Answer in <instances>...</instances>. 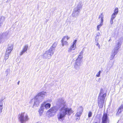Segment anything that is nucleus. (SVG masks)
Here are the masks:
<instances>
[{"label":"nucleus","mask_w":123,"mask_h":123,"mask_svg":"<svg viewBox=\"0 0 123 123\" xmlns=\"http://www.w3.org/2000/svg\"><path fill=\"white\" fill-rule=\"evenodd\" d=\"M2 105H0V111H2Z\"/></svg>","instance_id":"26"},{"label":"nucleus","mask_w":123,"mask_h":123,"mask_svg":"<svg viewBox=\"0 0 123 123\" xmlns=\"http://www.w3.org/2000/svg\"><path fill=\"white\" fill-rule=\"evenodd\" d=\"M9 55L6 54V53L5 54V60H6L8 58Z\"/></svg>","instance_id":"22"},{"label":"nucleus","mask_w":123,"mask_h":123,"mask_svg":"<svg viewBox=\"0 0 123 123\" xmlns=\"http://www.w3.org/2000/svg\"><path fill=\"white\" fill-rule=\"evenodd\" d=\"M104 92L103 90L102 89H101L100 92L99 93V95H101Z\"/></svg>","instance_id":"25"},{"label":"nucleus","mask_w":123,"mask_h":123,"mask_svg":"<svg viewBox=\"0 0 123 123\" xmlns=\"http://www.w3.org/2000/svg\"><path fill=\"white\" fill-rule=\"evenodd\" d=\"M54 45V44H53L51 46V47L50 48V49L48 51H47L46 52H47V54L48 55H50V56L52 55L53 54V48H54V47H53V46Z\"/></svg>","instance_id":"12"},{"label":"nucleus","mask_w":123,"mask_h":123,"mask_svg":"<svg viewBox=\"0 0 123 123\" xmlns=\"http://www.w3.org/2000/svg\"><path fill=\"white\" fill-rule=\"evenodd\" d=\"M104 16L102 13H101L99 17L98 18L99 19L100 18L101 22L99 25L97 26V27L98 30L99 31V28L101 27L103 25V21Z\"/></svg>","instance_id":"5"},{"label":"nucleus","mask_w":123,"mask_h":123,"mask_svg":"<svg viewBox=\"0 0 123 123\" xmlns=\"http://www.w3.org/2000/svg\"><path fill=\"white\" fill-rule=\"evenodd\" d=\"M74 42L73 43V44L70 47V49L69 50V51L70 52L72 50H74L75 49V48L74 47Z\"/></svg>","instance_id":"14"},{"label":"nucleus","mask_w":123,"mask_h":123,"mask_svg":"<svg viewBox=\"0 0 123 123\" xmlns=\"http://www.w3.org/2000/svg\"><path fill=\"white\" fill-rule=\"evenodd\" d=\"M106 96V93L103 94L101 96L102 98H100L99 100H98V104H99L100 102H102V104L104 103V101L105 99V97Z\"/></svg>","instance_id":"9"},{"label":"nucleus","mask_w":123,"mask_h":123,"mask_svg":"<svg viewBox=\"0 0 123 123\" xmlns=\"http://www.w3.org/2000/svg\"><path fill=\"white\" fill-rule=\"evenodd\" d=\"M13 46L12 45L8 47L6 52V54L9 55L13 49Z\"/></svg>","instance_id":"10"},{"label":"nucleus","mask_w":123,"mask_h":123,"mask_svg":"<svg viewBox=\"0 0 123 123\" xmlns=\"http://www.w3.org/2000/svg\"><path fill=\"white\" fill-rule=\"evenodd\" d=\"M98 123V122H95L94 123Z\"/></svg>","instance_id":"32"},{"label":"nucleus","mask_w":123,"mask_h":123,"mask_svg":"<svg viewBox=\"0 0 123 123\" xmlns=\"http://www.w3.org/2000/svg\"><path fill=\"white\" fill-rule=\"evenodd\" d=\"M28 46L27 45H25L23 47V50L26 52L28 48Z\"/></svg>","instance_id":"18"},{"label":"nucleus","mask_w":123,"mask_h":123,"mask_svg":"<svg viewBox=\"0 0 123 123\" xmlns=\"http://www.w3.org/2000/svg\"><path fill=\"white\" fill-rule=\"evenodd\" d=\"M80 55L78 57V58L76 60V62H75V63L76 64H77V63L78 62H80V61L81 60V59L82 58V57H81L80 58L79 57V56H80Z\"/></svg>","instance_id":"16"},{"label":"nucleus","mask_w":123,"mask_h":123,"mask_svg":"<svg viewBox=\"0 0 123 123\" xmlns=\"http://www.w3.org/2000/svg\"><path fill=\"white\" fill-rule=\"evenodd\" d=\"M63 102L62 103H61V104H65V102H64V101H63V100L62 101Z\"/></svg>","instance_id":"28"},{"label":"nucleus","mask_w":123,"mask_h":123,"mask_svg":"<svg viewBox=\"0 0 123 123\" xmlns=\"http://www.w3.org/2000/svg\"><path fill=\"white\" fill-rule=\"evenodd\" d=\"M69 38V37L68 36H66L63 37L62 39L61 40L62 44V46L68 44V42L67 40Z\"/></svg>","instance_id":"4"},{"label":"nucleus","mask_w":123,"mask_h":123,"mask_svg":"<svg viewBox=\"0 0 123 123\" xmlns=\"http://www.w3.org/2000/svg\"><path fill=\"white\" fill-rule=\"evenodd\" d=\"M43 111V109L42 108H41L39 110V112L40 114L42 113Z\"/></svg>","instance_id":"20"},{"label":"nucleus","mask_w":123,"mask_h":123,"mask_svg":"<svg viewBox=\"0 0 123 123\" xmlns=\"http://www.w3.org/2000/svg\"><path fill=\"white\" fill-rule=\"evenodd\" d=\"M25 52V51H24L23 50H22V51L20 52V55H22L23 54H24V53Z\"/></svg>","instance_id":"24"},{"label":"nucleus","mask_w":123,"mask_h":123,"mask_svg":"<svg viewBox=\"0 0 123 123\" xmlns=\"http://www.w3.org/2000/svg\"><path fill=\"white\" fill-rule=\"evenodd\" d=\"M123 111V105H121L118 109L116 113V115H118L121 113Z\"/></svg>","instance_id":"11"},{"label":"nucleus","mask_w":123,"mask_h":123,"mask_svg":"<svg viewBox=\"0 0 123 123\" xmlns=\"http://www.w3.org/2000/svg\"><path fill=\"white\" fill-rule=\"evenodd\" d=\"M55 107H53L49 109L48 111L49 112H50V113H52L53 112H55Z\"/></svg>","instance_id":"13"},{"label":"nucleus","mask_w":123,"mask_h":123,"mask_svg":"<svg viewBox=\"0 0 123 123\" xmlns=\"http://www.w3.org/2000/svg\"><path fill=\"white\" fill-rule=\"evenodd\" d=\"M51 105L49 103H47L44 106L46 109H48L50 107Z\"/></svg>","instance_id":"15"},{"label":"nucleus","mask_w":123,"mask_h":123,"mask_svg":"<svg viewBox=\"0 0 123 123\" xmlns=\"http://www.w3.org/2000/svg\"><path fill=\"white\" fill-rule=\"evenodd\" d=\"M25 112H23L19 114V116L18 119L21 123H24L29 119L28 117L27 114H26L24 117Z\"/></svg>","instance_id":"1"},{"label":"nucleus","mask_w":123,"mask_h":123,"mask_svg":"<svg viewBox=\"0 0 123 123\" xmlns=\"http://www.w3.org/2000/svg\"><path fill=\"white\" fill-rule=\"evenodd\" d=\"M61 112L57 115V118L59 120L61 119L63 120L66 115L63 111Z\"/></svg>","instance_id":"7"},{"label":"nucleus","mask_w":123,"mask_h":123,"mask_svg":"<svg viewBox=\"0 0 123 123\" xmlns=\"http://www.w3.org/2000/svg\"><path fill=\"white\" fill-rule=\"evenodd\" d=\"M118 12V8L116 7L114 10V12L113 13L116 15H117Z\"/></svg>","instance_id":"17"},{"label":"nucleus","mask_w":123,"mask_h":123,"mask_svg":"<svg viewBox=\"0 0 123 123\" xmlns=\"http://www.w3.org/2000/svg\"><path fill=\"white\" fill-rule=\"evenodd\" d=\"M116 15L114 13H113L111 15V19H113L116 17Z\"/></svg>","instance_id":"19"},{"label":"nucleus","mask_w":123,"mask_h":123,"mask_svg":"<svg viewBox=\"0 0 123 123\" xmlns=\"http://www.w3.org/2000/svg\"><path fill=\"white\" fill-rule=\"evenodd\" d=\"M97 45L98 46V47H100V45L98 43H97Z\"/></svg>","instance_id":"29"},{"label":"nucleus","mask_w":123,"mask_h":123,"mask_svg":"<svg viewBox=\"0 0 123 123\" xmlns=\"http://www.w3.org/2000/svg\"><path fill=\"white\" fill-rule=\"evenodd\" d=\"M19 81H18V84H19Z\"/></svg>","instance_id":"31"},{"label":"nucleus","mask_w":123,"mask_h":123,"mask_svg":"<svg viewBox=\"0 0 123 123\" xmlns=\"http://www.w3.org/2000/svg\"><path fill=\"white\" fill-rule=\"evenodd\" d=\"M92 113L91 111H90L88 113V117H91L92 116Z\"/></svg>","instance_id":"21"},{"label":"nucleus","mask_w":123,"mask_h":123,"mask_svg":"<svg viewBox=\"0 0 123 123\" xmlns=\"http://www.w3.org/2000/svg\"><path fill=\"white\" fill-rule=\"evenodd\" d=\"M102 120L101 123H109V120L107 113H103Z\"/></svg>","instance_id":"3"},{"label":"nucleus","mask_w":123,"mask_h":123,"mask_svg":"<svg viewBox=\"0 0 123 123\" xmlns=\"http://www.w3.org/2000/svg\"><path fill=\"white\" fill-rule=\"evenodd\" d=\"M121 45L119 43H118L117 45V46L114 49V52L113 54V55H112L113 56V58L115 55L117 53V51L119 48V47Z\"/></svg>","instance_id":"8"},{"label":"nucleus","mask_w":123,"mask_h":123,"mask_svg":"<svg viewBox=\"0 0 123 123\" xmlns=\"http://www.w3.org/2000/svg\"><path fill=\"white\" fill-rule=\"evenodd\" d=\"M63 111L65 115L67 114L68 115H70L71 114L73 113V111L71 108H69L65 107L64 106L62 107L60 110V111Z\"/></svg>","instance_id":"2"},{"label":"nucleus","mask_w":123,"mask_h":123,"mask_svg":"<svg viewBox=\"0 0 123 123\" xmlns=\"http://www.w3.org/2000/svg\"><path fill=\"white\" fill-rule=\"evenodd\" d=\"M113 19H111V20L110 21V23L111 24H113Z\"/></svg>","instance_id":"27"},{"label":"nucleus","mask_w":123,"mask_h":123,"mask_svg":"<svg viewBox=\"0 0 123 123\" xmlns=\"http://www.w3.org/2000/svg\"><path fill=\"white\" fill-rule=\"evenodd\" d=\"M76 40H74V41L73 43L74 42V44H75V43H76Z\"/></svg>","instance_id":"30"},{"label":"nucleus","mask_w":123,"mask_h":123,"mask_svg":"<svg viewBox=\"0 0 123 123\" xmlns=\"http://www.w3.org/2000/svg\"><path fill=\"white\" fill-rule=\"evenodd\" d=\"M78 111L77 112L75 115L76 117H80L83 111V107L82 106L79 107L78 109Z\"/></svg>","instance_id":"6"},{"label":"nucleus","mask_w":123,"mask_h":123,"mask_svg":"<svg viewBox=\"0 0 123 123\" xmlns=\"http://www.w3.org/2000/svg\"><path fill=\"white\" fill-rule=\"evenodd\" d=\"M101 73V71H99L97 73L96 75V76L97 77H99L100 76V74Z\"/></svg>","instance_id":"23"}]
</instances>
